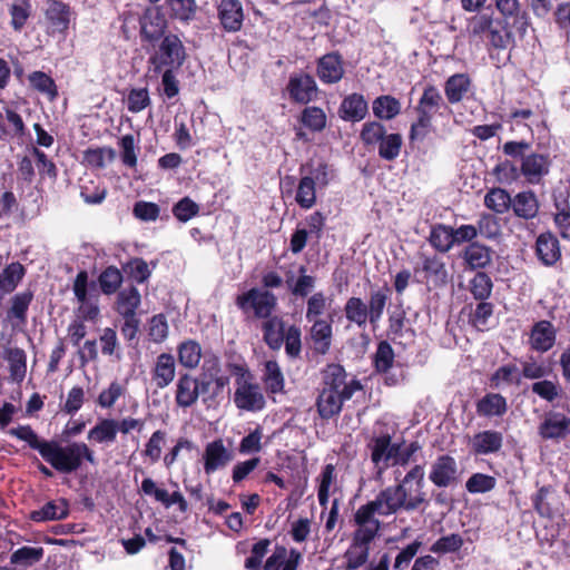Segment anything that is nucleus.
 I'll list each match as a JSON object with an SVG mask.
<instances>
[{
  "instance_id": "1",
  "label": "nucleus",
  "mask_w": 570,
  "mask_h": 570,
  "mask_svg": "<svg viewBox=\"0 0 570 570\" xmlns=\"http://www.w3.org/2000/svg\"><path fill=\"white\" fill-rule=\"evenodd\" d=\"M424 475V466L415 464L400 483L383 489L374 500L361 505L354 514L357 529L353 533L352 542L363 548L370 547L381 528L380 520L375 518L376 513L387 517L401 510L410 512L426 505L429 502L423 490Z\"/></svg>"
},
{
  "instance_id": "2",
  "label": "nucleus",
  "mask_w": 570,
  "mask_h": 570,
  "mask_svg": "<svg viewBox=\"0 0 570 570\" xmlns=\"http://www.w3.org/2000/svg\"><path fill=\"white\" fill-rule=\"evenodd\" d=\"M8 433L27 442L32 450L38 451L41 458L59 473L71 474L81 468L83 461L91 465L97 464L94 450L85 442H71L67 445H61L55 440L40 439L28 424L12 428Z\"/></svg>"
},
{
  "instance_id": "3",
  "label": "nucleus",
  "mask_w": 570,
  "mask_h": 570,
  "mask_svg": "<svg viewBox=\"0 0 570 570\" xmlns=\"http://www.w3.org/2000/svg\"><path fill=\"white\" fill-rule=\"evenodd\" d=\"M8 433L27 442L32 450L38 451L41 458L59 473L71 474L81 468L83 461L91 465L97 464L94 450L85 442H71L67 445H61L55 440L40 439L28 424L12 428Z\"/></svg>"
},
{
  "instance_id": "4",
  "label": "nucleus",
  "mask_w": 570,
  "mask_h": 570,
  "mask_svg": "<svg viewBox=\"0 0 570 570\" xmlns=\"http://www.w3.org/2000/svg\"><path fill=\"white\" fill-rule=\"evenodd\" d=\"M235 305L243 314L253 312L254 317L266 320L277 307V297L268 289L252 287L235 298Z\"/></svg>"
},
{
  "instance_id": "5",
  "label": "nucleus",
  "mask_w": 570,
  "mask_h": 570,
  "mask_svg": "<svg viewBox=\"0 0 570 570\" xmlns=\"http://www.w3.org/2000/svg\"><path fill=\"white\" fill-rule=\"evenodd\" d=\"M186 57L180 38H163L158 49L149 57V63L155 73H160L165 69L178 70Z\"/></svg>"
},
{
  "instance_id": "6",
  "label": "nucleus",
  "mask_w": 570,
  "mask_h": 570,
  "mask_svg": "<svg viewBox=\"0 0 570 570\" xmlns=\"http://www.w3.org/2000/svg\"><path fill=\"white\" fill-rule=\"evenodd\" d=\"M429 480L439 488L454 487L460 480L456 460L450 454H441L430 465Z\"/></svg>"
},
{
  "instance_id": "7",
  "label": "nucleus",
  "mask_w": 570,
  "mask_h": 570,
  "mask_svg": "<svg viewBox=\"0 0 570 570\" xmlns=\"http://www.w3.org/2000/svg\"><path fill=\"white\" fill-rule=\"evenodd\" d=\"M234 404L240 411L261 412L266 406V400L259 384L253 380L236 386Z\"/></svg>"
},
{
  "instance_id": "8",
  "label": "nucleus",
  "mask_w": 570,
  "mask_h": 570,
  "mask_svg": "<svg viewBox=\"0 0 570 570\" xmlns=\"http://www.w3.org/2000/svg\"><path fill=\"white\" fill-rule=\"evenodd\" d=\"M394 362L395 353L392 345L387 341H380L372 355V366L376 374L385 375L384 384L387 386H395L404 379V375L390 374Z\"/></svg>"
},
{
  "instance_id": "9",
  "label": "nucleus",
  "mask_w": 570,
  "mask_h": 570,
  "mask_svg": "<svg viewBox=\"0 0 570 570\" xmlns=\"http://www.w3.org/2000/svg\"><path fill=\"white\" fill-rule=\"evenodd\" d=\"M552 159L549 154L528 153L520 164L521 176L531 185H538L549 175Z\"/></svg>"
},
{
  "instance_id": "10",
  "label": "nucleus",
  "mask_w": 570,
  "mask_h": 570,
  "mask_svg": "<svg viewBox=\"0 0 570 570\" xmlns=\"http://www.w3.org/2000/svg\"><path fill=\"white\" fill-rule=\"evenodd\" d=\"M494 250L480 242L468 244L461 252L465 271L484 272L493 263Z\"/></svg>"
},
{
  "instance_id": "11",
  "label": "nucleus",
  "mask_w": 570,
  "mask_h": 570,
  "mask_svg": "<svg viewBox=\"0 0 570 570\" xmlns=\"http://www.w3.org/2000/svg\"><path fill=\"white\" fill-rule=\"evenodd\" d=\"M538 434L543 440H564L570 435V417L556 411L546 413L538 426Z\"/></svg>"
},
{
  "instance_id": "12",
  "label": "nucleus",
  "mask_w": 570,
  "mask_h": 570,
  "mask_svg": "<svg viewBox=\"0 0 570 570\" xmlns=\"http://www.w3.org/2000/svg\"><path fill=\"white\" fill-rule=\"evenodd\" d=\"M233 460L234 452L225 446L223 439H216L205 446L203 454L204 472L212 475L224 469Z\"/></svg>"
},
{
  "instance_id": "13",
  "label": "nucleus",
  "mask_w": 570,
  "mask_h": 570,
  "mask_svg": "<svg viewBox=\"0 0 570 570\" xmlns=\"http://www.w3.org/2000/svg\"><path fill=\"white\" fill-rule=\"evenodd\" d=\"M88 272L82 269L79 271L73 279L72 291L80 303L79 315L83 321H96L99 316V306L96 302H91L88 297V285H89Z\"/></svg>"
},
{
  "instance_id": "14",
  "label": "nucleus",
  "mask_w": 570,
  "mask_h": 570,
  "mask_svg": "<svg viewBox=\"0 0 570 570\" xmlns=\"http://www.w3.org/2000/svg\"><path fill=\"white\" fill-rule=\"evenodd\" d=\"M140 491L148 497L161 503L165 508L177 505L180 513H186L189 510V504L180 491L168 493L167 490L158 488L151 478H145L141 481Z\"/></svg>"
},
{
  "instance_id": "15",
  "label": "nucleus",
  "mask_w": 570,
  "mask_h": 570,
  "mask_svg": "<svg viewBox=\"0 0 570 570\" xmlns=\"http://www.w3.org/2000/svg\"><path fill=\"white\" fill-rule=\"evenodd\" d=\"M198 377L189 372H181L175 383V403L180 409L194 406L199 399Z\"/></svg>"
},
{
  "instance_id": "16",
  "label": "nucleus",
  "mask_w": 570,
  "mask_h": 570,
  "mask_svg": "<svg viewBox=\"0 0 570 570\" xmlns=\"http://www.w3.org/2000/svg\"><path fill=\"white\" fill-rule=\"evenodd\" d=\"M534 252L539 262L546 267L554 266L562 257L560 242L550 230L537 237Z\"/></svg>"
},
{
  "instance_id": "17",
  "label": "nucleus",
  "mask_w": 570,
  "mask_h": 570,
  "mask_svg": "<svg viewBox=\"0 0 570 570\" xmlns=\"http://www.w3.org/2000/svg\"><path fill=\"white\" fill-rule=\"evenodd\" d=\"M421 267H415L414 272L424 273L426 282H432L435 287H442L446 285L449 281V273L443 259L438 255H428L420 253Z\"/></svg>"
},
{
  "instance_id": "18",
  "label": "nucleus",
  "mask_w": 570,
  "mask_h": 570,
  "mask_svg": "<svg viewBox=\"0 0 570 570\" xmlns=\"http://www.w3.org/2000/svg\"><path fill=\"white\" fill-rule=\"evenodd\" d=\"M557 340V328L547 320L535 322L530 331L529 344L531 350L546 353L550 351Z\"/></svg>"
},
{
  "instance_id": "19",
  "label": "nucleus",
  "mask_w": 570,
  "mask_h": 570,
  "mask_svg": "<svg viewBox=\"0 0 570 570\" xmlns=\"http://www.w3.org/2000/svg\"><path fill=\"white\" fill-rule=\"evenodd\" d=\"M513 215L525 222L534 219L539 215L540 202L532 189H525L512 196L511 208Z\"/></svg>"
},
{
  "instance_id": "20",
  "label": "nucleus",
  "mask_w": 570,
  "mask_h": 570,
  "mask_svg": "<svg viewBox=\"0 0 570 570\" xmlns=\"http://www.w3.org/2000/svg\"><path fill=\"white\" fill-rule=\"evenodd\" d=\"M153 384L164 390L169 386L176 376V360L170 353H160L151 367L150 371Z\"/></svg>"
},
{
  "instance_id": "21",
  "label": "nucleus",
  "mask_w": 570,
  "mask_h": 570,
  "mask_svg": "<svg viewBox=\"0 0 570 570\" xmlns=\"http://www.w3.org/2000/svg\"><path fill=\"white\" fill-rule=\"evenodd\" d=\"M46 18L53 31L66 33L69 31L70 23L76 19V12L69 4L60 0H48Z\"/></svg>"
},
{
  "instance_id": "22",
  "label": "nucleus",
  "mask_w": 570,
  "mask_h": 570,
  "mask_svg": "<svg viewBox=\"0 0 570 570\" xmlns=\"http://www.w3.org/2000/svg\"><path fill=\"white\" fill-rule=\"evenodd\" d=\"M286 90L289 98L299 104H307L316 95V82L309 75L296 73L291 76Z\"/></svg>"
},
{
  "instance_id": "23",
  "label": "nucleus",
  "mask_w": 570,
  "mask_h": 570,
  "mask_svg": "<svg viewBox=\"0 0 570 570\" xmlns=\"http://www.w3.org/2000/svg\"><path fill=\"white\" fill-rule=\"evenodd\" d=\"M415 109L417 115H423L433 119L435 115L442 116L443 112L441 110H449V107L444 102L440 90L433 85H428L424 88Z\"/></svg>"
},
{
  "instance_id": "24",
  "label": "nucleus",
  "mask_w": 570,
  "mask_h": 570,
  "mask_svg": "<svg viewBox=\"0 0 570 570\" xmlns=\"http://www.w3.org/2000/svg\"><path fill=\"white\" fill-rule=\"evenodd\" d=\"M0 356L8 362L10 377L14 382H22L27 373V354L23 348L11 346L10 341L2 347Z\"/></svg>"
},
{
  "instance_id": "25",
  "label": "nucleus",
  "mask_w": 570,
  "mask_h": 570,
  "mask_svg": "<svg viewBox=\"0 0 570 570\" xmlns=\"http://www.w3.org/2000/svg\"><path fill=\"white\" fill-rule=\"evenodd\" d=\"M218 17L227 32H236L240 29L244 13L239 0H222L218 6Z\"/></svg>"
},
{
  "instance_id": "26",
  "label": "nucleus",
  "mask_w": 570,
  "mask_h": 570,
  "mask_svg": "<svg viewBox=\"0 0 570 570\" xmlns=\"http://www.w3.org/2000/svg\"><path fill=\"white\" fill-rule=\"evenodd\" d=\"M368 112V105L361 94H351L346 96L340 106V117L345 121L357 122L363 120Z\"/></svg>"
},
{
  "instance_id": "27",
  "label": "nucleus",
  "mask_w": 570,
  "mask_h": 570,
  "mask_svg": "<svg viewBox=\"0 0 570 570\" xmlns=\"http://www.w3.org/2000/svg\"><path fill=\"white\" fill-rule=\"evenodd\" d=\"M263 341L272 351H279L284 343L285 322L281 316L273 315L263 321L261 326Z\"/></svg>"
},
{
  "instance_id": "28",
  "label": "nucleus",
  "mask_w": 570,
  "mask_h": 570,
  "mask_svg": "<svg viewBox=\"0 0 570 570\" xmlns=\"http://www.w3.org/2000/svg\"><path fill=\"white\" fill-rule=\"evenodd\" d=\"M475 411L482 417H502L508 412V402L502 394L490 392L476 401Z\"/></svg>"
},
{
  "instance_id": "29",
  "label": "nucleus",
  "mask_w": 570,
  "mask_h": 570,
  "mask_svg": "<svg viewBox=\"0 0 570 570\" xmlns=\"http://www.w3.org/2000/svg\"><path fill=\"white\" fill-rule=\"evenodd\" d=\"M503 445V434L494 430H485L474 434L472 451L476 455L497 453Z\"/></svg>"
},
{
  "instance_id": "30",
  "label": "nucleus",
  "mask_w": 570,
  "mask_h": 570,
  "mask_svg": "<svg viewBox=\"0 0 570 570\" xmlns=\"http://www.w3.org/2000/svg\"><path fill=\"white\" fill-rule=\"evenodd\" d=\"M35 298V292L30 288L16 293L10 298V307L7 311V317L10 321H17V325H26L28 322V309Z\"/></svg>"
},
{
  "instance_id": "31",
  "label": "nucleus",
  "mask_w": 570,
  "mask_h": 570,
  "mask_svg": "<svg viewBox=\"0 0 570 570\" xmlns=\"http://www.w3.org/2000/svg\"><path fill=\"white\" fill-rule=\"evenodd\" d=\"M116 419L100 417L88 431L87 439L97 444H112L117 440Z\"/></svg>"
},
{
  "instance_id": "32",
  "label": "nucleus",
  "mask_w": 570,
  "mask_h": 570,
  "mask_svg": "<svg viewBox=\"0 0 570 570\" xmlns=\"http://www.w3.org/2000/svg\"><path fill=\"white\" fill-rule=\"evenodd\" d=\"M141 296L138 288L130 285L117 293L115 311L120 316L137 315L136 311L140 306Z\"/></svg>"
},
{
  "instance_id": "33",
  "label": "nucleus",
  "mask_w": 570,
  "mask_h": 570,
  "mask_svg": "<svg viewBox=\"0 0 570 570\" xmlns=\"http://www.w3.org/2000/svg\"><path fill=\"white\" fill-rule=\"evenodd\" d=\"M69 515V505L66 499L59 502L49 501L41 509L30 512V520L33 522H46L51 520H63Z\"/></svg>"
},
{
  "instance_id": "34",
  "label": "nucleus",
  "mask_w": 570,
  "mask_h": 570,
  "mask_svg": "<svg viewBox=\"0 0 570 570\" xmlns=\"http://www.w3.org/2000/svg\"><path fill=\"white\" fill-rule=\"evenodd\" d=\"M430 245L439 253L445 254L454 246L453 227L444 224H435L431 227L428 237Z\"/></svg>"
},
{
  "instance_id": "35",
  "label": "nucleus",
  "mask_w": 570,
  "mask_h": 570,
  "mask_svg": "<svg viewBox=\"0 0 570 570\" xmlns=\"http://www.w3.org/2000/svg\"><path fill=\"white\" fill-rule=\"evenodd\" d=\"M177 356L183 367L195 370L202 360V346L195 340L183 341L177 346Z\"/></svg>"
},
{
  "instance_id": "36",
  "label": "nucleus",
  "mask_w": 570,
  "mask_h": 570,
  "mask_svg": "<svg viewBox=\"0 0 570 570\" xmlns=\"http://www.w3.org/2000/svg\"><path fill=\"white\" fill-rule=\"evenodd\" d=\"M122 268L110 265L107 266L98 276V285L104 295L111 296L120 291L124 282Z\"/></svg>"
},
{
  "instance_id": "37",
  "label": "nucleus",
  "mask_w": 570,
  "mask_h": 570,
  "mask_svg": "<svg viewBox=\"0 0 570 570\" xmlns=\"http://www.w3.org/2000/svg\"><path fill=\"white\" fill-rule=\"evenodd\" d=\"M493 287V281L485 272H476L468 283L470 294L478 302L488 301L492 295Z\"/></svg>"
},
{
  "instance_id": "38",
  "label": "nucleus",
  "mask_w": 570,
  "mask_h": 570,
  "mask_svg": "<svg viewBox=\"0 0 570 570\" xmlns=\"http://www.w3.org/2000/svg\"><path fill=\"white\" fill-rule=\"evenodd\" d=\"M512 196L501 187L490 188L484 196V206L498 215L505 214L511 208Z\"/></svg>"
},
{
  "instance_id": "39",
  "label": "nucleus",
  "mask_w": 570,
  "mask_h": 570,
  "mask_svg": "<svg viewBox=\"0 0 570 570\" xmlns=\"http://www.w3.org/2000/svg\"><path fill=\"white\" fill-rule=\"evenodd\" d=\"M27 269L20 262H12L0 273V282L3 286V295L11 294L26 276Z\"/></svg>"
},
{
  "instance_id": "40",
  "label": "nucleus",
  "mask_w": 570,
  "mask_h": 570,
  "mask_svg": "<svg viewBox=\"0 0 570 570\" xmlns=\"http://www.w3.org/2000/svg\"><path fill=\"white\" fill-rule=\"evenodd\" d=\"M372 109L376 118L391 120L401 112V102L393 96L383 95L374 99Z\"/></svg>"
},
{
  "instance_id": "41",
  "label": "nucleus",
  "mask_w": 570,
  "mask_h": 570,
  "mask_svg": "<svg viewBox=\"0 0 570 570\" xmlns=\"http://www.w3.org/2000/svg\"><path fill=\"white\" fill-rule=\"evenodd\" d=\"M470 87V79L464 73L451 76L444 85V92L450 104L460 102Z\"/></svg>"
},
{
  "instance_id": "42",
  "label": "nucleus",
  "mask_w": 570,
  "mask_h": 570,
  "mask_svg": "<svg viewBox=\"0 0 570 570\" xmlns=\"http://www.w3.org/2000/svg\"><path fill=\"white\" fill-rule=\"evenodd\" d=\"M490 386L499 389L502 384L520 385L521 375L515 364H504L499 366L490 376Z\"/></svg>"
},
{
  "instance_id": "43",
  "label": "nucleus",
  "mask_w": 570,
  "mask_h": 570,
  "mask_svg": "<svg viewBox=\"0 0 570 570\" xmlns=\"http://www.w3.org/2000/svg\"><path fill=\"white\" fill-rule=\"evenodd\" d=\"M344 313L347 321L356 324L358 327H364L366 322H370L367 305L361 297H350L345 303Z\"/></svg>"
},
{
  "instance_id": "44",
  "label": "nucleus",
  "mask_w": 570,
  "mask_h": 570,
  "mask_svg": "<svg viewBox=\"0 0 570 570\" xmlns=\"http://www.w3.org/2000/svg\"><path fill=\"white\" fill-rule=\"evenodd\" d=\"M390 288L384 286L377 291H372L370 294L367 312L370 315V323L376 325L383 316L385 306L389 301Z\"/></svg>"
},
{
  "instance_id": "45",
  "label": "nucleus",
  "mask_w": 570,
  "mask_h": 570,
  "mask_svg": "<svg viewBox=\"0 0 570 570\" xmlns=\"http://www.w3.org/2000/svg\"><path fill=\"white\" fill-rule=\"evenodd\" d=\"M344 75L343 60L338 53L323 55V82H338Z\"/></svg>"
},
{
  "instance_id": "46",
  "label": "nucleus",
  "mask_w": 570,
  "mask_h": 570,
  "mask_svg": "<svg viewBox=\"0 0 570 570\" xmlns=\"http://www.w3.org/2000/svg\"><path fill=\"white\" fill-rule=\"evenodd\" d=\"M491 175L494 177L495 183L500 185H511L520 178L521 173L520 167L512 160L504 159L493 167Z\"/></svg>"
},
{
  "instance_id": "47",
  "label": "nucleus",
  "mask_w": 570,
  "mask_h": 570,
  "mask_svg": "<svg viewBox=\"0 0 570 570\" xmlns=\"http://www.w3.org/2000/svg\"><path fill=\"white\" fill-rule=\"evenodd\" d=\"M30 86L37 91L47 95L53 101L59 92L53 78L43 71H33L28 76Z\"/></svg>"
},
{
  "instance_id": "48",
  "label": "nucleus",
  "mask_w": 570,
  "mask_h": 570,
  "mask_svg": "<svg viewBox=\"0 0 570 570\" xmlns=\"http://www.w3.org/2000/svg\"><path fill=\"white\" fill-rule=\"evenodd\" d=\"M122 272L137 284L146 283L151 275L148 263L141 257L130 258L122 264Z\"/></svg>"
},
{
  "instance_id": "49",
  "label": "nucleus",
  "mask_w": 570,
  "mask_h": 570,
  "mask_svg": "<svg viewBox=\"0 0 570 570\" xmlns=\"http://www.w3.org/2000/svg\"><path fill=\"white\" fill-rule=\"evenodd\" d=\"M264 383L269 394H277L284 390V375L276 361H267L265 364Z\"/></svg>"
},
{
  "instance_id": "50",
  "label": "nucleus",
  "mask_w": 570,
  "mask_h": 570,
  "mask_svg": "<svg viewBox=\"0 0 570 570\" xmlns=\"http://www.w3.org/2000/svg\"><path fill=\"white\" fill-rule=\"evenodd\" d=\"M116 158V151L111 147L88 148L83 151V161L91 168L101 169L106 160L111 163Z\"/></svg>"
},
{
  "instance_id": "51",
  "label": "nucleus",
  "mask_w": 570,
  "mask_h": 570,
  "mask_svg": "<svg viewBox=\"0 0 570 570\" xmlns=\"http://www.w3.org/2000/svg\"><path fill=\"white\" fill-rule=\"evenodd\" d=\"M402 136L400 134L384 135L379 142V156L387 161L396 159L402 148Z\"/></svg>"
},
{
  "instance_id": "52",
  "label": "nucleus",
  "mask_w": 570,
  "mask_h": 570,
  "mask_svg": "<svg viewBox=\"0 0 570 570\" xmlns=\"http://www.w3.org/2000/svg\"><path fill=\"white\" fill-rule=\"evenodd\" d=\"M45 554V550L42 547H21L12 552L10 556V562L12 564H22L26 567H30L37 562H39Z\"/></svg>"
},
{
  "instance_id": "53",
  "label": "nucleus",
  "mask_w": 570,
  "mask_h": 570,
  "mask_svg": "<svg viewBox=\"0 0 570 570\" xmlns=\"http://www.w3.org/2000/svg\"><path fill=\"white\" fill-rule=\"evenodd\" d=\"M391 435L382 434L372 440V443L368 444L371 449V460L375 464V466H380V469H386V456L390 448Z\"/></svg>"
},
{
  "instance_id": "54",
  "label": "nucleus",
  "mask_w": 570,
  "mask_h": 570,
  "mask_svg": "<svg viewBox=\"0 0 570 570\" xmlns=\"http://www.w3.org/2000/svg\"><path fill=\"white\" fill-rule=\"evenodd\" d=\"M295 200L302 208L306 209L311 208L315 204L316 189L313 178L305 176L299 180Z\"/></svg>"
},
{
  "instance_id": "55",
  "label": "nucleus",
  "mask_w": 570,
  "mask_h": 570,
  "mask_svg": "<svg viewBox=\"0 0 570 570\" xmlns=\"http://www.w3.org/2000/svg\"><path fill=\"white\" fill-rule=\"evenodd\" d=\"M167 433L164 430L153 432L145 444L142 456L148 458L151 464L157 463L161 458V449L166 442Z\"/></svg>"
},
{
  "instance_id": "56",
  "label": "nucleus",
  "mask_w": 570,
  "mask_h": 570,
  "mask_svg": "<svg viewBox=\"0 0 570 570\" xmlns=\"http://www.w3.org/2000/svg\"><path fill=\"white\" fill-rule=\"evenodd\" d=\"M151 104L149 90L145 88H131L126 98L127 109L131 114H138Z\"/></svg>"
},
{
  "instance_id": "57",
  "label": "nucleus",
  "mask_w": 570,
  "mask_h": 570,
  "mask_svg": "<svg viewBox=\"0 0 570 570\" xmlns=\"http://www.w3.org/2000/svg\"><path fill=\"white\" fill-rule=\"evenodd\" d=\"M497 485V479L484 473H473L465 482V489L471 494L492 491Z\"/></svg>"
},
{
  "instance_id": "58",
  "label": "nucleus",
  "mask_w": 570,
  "mask_h": 570,
  "mask_svg": "<svg viewBox=\"0 0 570 570\" xmlns=\"http://www.w3.org/2000/svg\"><path fill=\"white\" fill-rule=\"evenodd\" d=\"M321 293L314 294L307 302L306 317L313 322L311 330L312 338L315 343L321 342Z\"/></svg>"
},
{
  "instance_id": "59",
  "label": "nucleus",
  "mask_w": 570,
  "mask_h": 570,
  "mask_svg": "<svg viewBox=\"0 0 570 570\" xmlns=\"http://www.w3.org/2000/svg\"><path fill=\"white\" fill-rule=\"evenodd\" d=\"M126 386L112 381L107 389H104L97 397V404L102 409H111L115 403L126 394Z\"/></svg>"
},
{
  "instance_id": "60",
  "label": "nucleus",
  "mask_w": 570,
  "mask_h": 570,
  "mask_svg": "<svg viewBox=\"0 0 570 570\" xmlns=\"http://www.w3.org/2000/svg\"><path fill=\"white\" fill-rule=\"evenodd\" d=\"M464 541L459 533H452L449 535L441 537L438 539L430 548L433 553L436 554H445L458 552Z\"/></svg>"
},
{
  "instance_id": "61",
  "label": "nucleus",
  "mask_w": 570,
  "mask_h": 570,
  "mask_svg": "<svg viewBox=\"0 0 570 570\" xmlns=\"http://www.w3.org/2000/svg\"><path fill=\"white\" fill-rule=\"evenodd\" d=\"M552 490L551 485H542L531 497L533 509L541 518L550 519L553 517L551 504L547 500Z\"/></svg>"
},
{
  "instance_id": "62",
  "label": "nucleus",
  "mask_w": 570,
  "mask_h": 570,
  "mask_svg": "<svg viewBox=\"0 0 570 570\" xmlns=\"http://www.w3.org/2000/svg\"><path fill=\"white\" fill-rule=\"evenodd\" d=\"M494 305L488 301L479 302L470 315L471 324L479 331L488 328V322L493 315Z\"/></svg>"
},
{
  "instance_id": "63",
  "label": "nucleus",
  "mask_w": 570,
  "mask_h": 570,
  "mask_svg": "<svg viewBox=\"0 0 570 570\" xmlns=\"http://www.w3.org/2000/svg\"><path fill=\"white\" fill-rule=\"evenodd\" d=\"M478 235L487 239H495L500 235L498 218L491 214L483 213L476 222Z\"/></svg>"
},
{
  "instance_id": "64",
  "label": "nucleus",
  "mask_w": 570,
  "mask_h": 570,
  "mask_svg": "<svg viewBox=\"0 0 570 570\" xmlns=\"http://www.w3.org/2000/svg\"><path fill=\"white\" fill-rule=\"evenodd\" d=\"M386 134L384 125L379 121H367L363 125L360 138L366 146L376 145Z\"/></svg>"
}]
</instances>
